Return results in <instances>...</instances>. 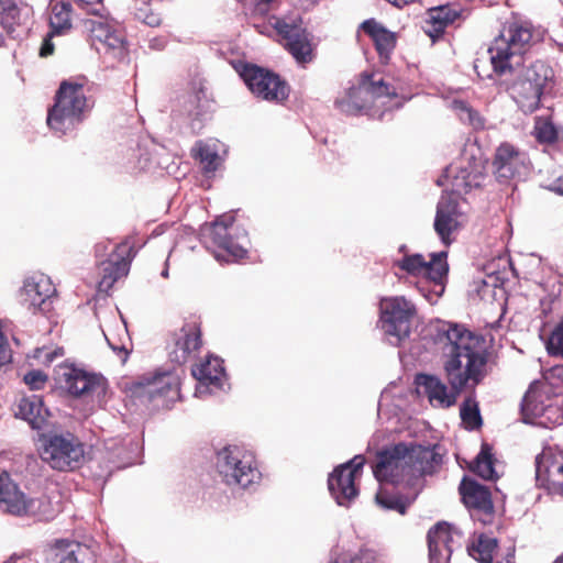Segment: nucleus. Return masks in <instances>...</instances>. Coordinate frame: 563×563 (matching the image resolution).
<instances>
[{
	"instance_id": "obj_22",
	"label": "nucleus",
	"mask_w": 563,
	"mask_h": 563,
	"mask_svg": "<svg viewBox=\"0 0 563 563\" xmlns=\"http://www.w3.org/2000/svg\"><path fill=\"white\" fill-rule=\"evenodd\" d=\"M536 479L549 492L563 495V451L545 449L536 457Z\"/></svg>"
},
{
	"instance_id": "obj_15",
	"label": "nucleus",
	"mask_w": 563,
	"mask_h": 563,
	"mask_svg": "<svg viewBox=\"0 0 563 563\" xmlns=\"http://www.w3.org/2000/svg\"><path fill=\"white\" fill-rule=\"evenodd\" d=\"M80 7L88 14L96 15L95 19H87L84 22L85 29L89 32V37L97 49L112 51L114 54L122 55L124 52L125 37L122 31L110 24L100 13L102 2L96 5Z\"/></svg>"
},
{
	"instance_id": "obj_53",
	"label": "nucleus",
	"mask_w": 563,
	"mask_h": 563,
	"mask_svg": "<svg viewBox=\"0 0 563 563\" xmlns=\"http://www.w3.org/2000/svg\"><path fill=\"white\" fill-rule=\"evenodd\" d=\"M191 128L196 130V132H199L202 129L201 118L199 113H196L195 119H192Z\"/></svg>"
},
{
	"instance_id": "obj_57",
	"label": "nucleus",
	"mask_w": 563,
	"mask_h": 563,
	"mask_svg": "<svg viewBox=\"0 0 563 563\" xmlns=\"http://www.w3.org/2000/svg\"><path fill=\"white\" fill-rule=\"evenodd\" d=\"M558 191L563 195V189L562 188H559Z\"/></svg>"
},
{
	"instance_id": "obj_34",
	"label": "nucleus",
	"mask_w": 563,
	"mask_h": 563,
	"mask_svg": "<svg viewBox=\"0 0 563 563\" xmlns=\"http://www.w3.org/2000/svg\"><path fill=\"white\" fill-rule=\"evenodd\" d=\"M495 463L496 459L493 452V445L487 442H483L479 453L471 465V471L484 479H494L497 477Z\"/></svg>"
},
{
	"instance_id": "obj_13",
	"label": "nucleus",
	"mask_w": 563,
	"mask_h": 563,
	"mask_svg": "<svg viewBox=\"0 0 563 563\" xmlns=\"http://www.w3.org/2000/svg\"><path fill=\"white\" fill-rule=\"evenodd\" d=\"M382 329L399 343L408 338L417 310L415 305L404 297L383 298L379 303Z\"/></svg>"
},
{
	"instance_id": "obj_51",
	"label": "nucleus",
	"mask_w": 563,
	"mask_h": 563,
	"mask_svg": "<svg viewBox=\"0 0 563 563\" xmlns=\"http://www.w3.org/2000/svg\"><path fill=\"white\" fill-rule=\"evenodd\" d=\"M54 52V44L51 42V38L47 37L44 40L41 48H40V56L41 57H47L52 55Z\"/></svg>"
},
{
	"instance_id": "obj_46",
	"label": "nucleus",
	"mask_w": 563,
	"mask_h": 563,
	"mask_svg": "<svg viewBox=\"0 0 563 563\" xmlns=\"http://www.w3.org/2000/svg\"><path fill=\"white\" fill-rule=\"evenodd\" d=\"M23 380L32 390H40L45 387L48 377L44 372L35 369L26 373Z\"/></svg>"
},
{
	"instance_id": "obj_14",
	"label": "nucleus",
	"mask_w": 563,
	"mask_h": 563,
	"mask_svg": "<svg viewBox=\"0 0 563 563\" xmlns=\"http://www.w3.org/2000/svg\"><path fill=\"white\" fill-rule=\"evenodd\" d=\"M57 382L75 398H101L104 397L108 389V382L102 375L68 364L59 366Z\"/></svg>"
},
{
	"instance_id": "obj_1",
	"label": "nucleus",
	"mask_w": 563,
	"mask_h": 563,
	"mask_svg": "<svg viewBox=\"0 0 563 563\" xmlns=\"http://www.w3.org/2000/svg\"><path fill=\"white\" fill-rule=\"evenodd\" d=\"M432 341L443 358V372L449 384L438 376L418 374L416 384L423 389L432 406L450 408L466 388H475L486 376L489 352L485 338L463 324L439 321L432 333Z\"/></svg>"
},
{
	"instance_id": "obj_17",
	"label": "nucleus",
	"mask_w": 563,
	"mask_h": 563,
	"mask_svg": "<svg viewBox=\"0 0 563 563\" xmlns=\"http://www.w3.org/2000/svg\"><path fill=\"white\" fill-rule=\"evenodd\" d=\"M364 464L365 457L356 455L329 475V490L340 506H347L358 495L355 481L361 476Z\"/></svg>"
},
{
	"instance_id": "obj_52",
	"label": "nucleus",
	"mask_w": 563,
	"mask_h": 563,
	"mask_svg": "<svg viewBox=\"0 0 563 563\" xmlns=\"http://www.w3.org/2000/svg\"><path fill=\"white\" fill-rule=\"evenodd\" d=\"M5 563H35L30 554L23 553L21 555L13 554Z\"/></svg>"
},
{
	"instance_id": "obj_25",
	"label": "nucleus",
	"mask_w": 563,
	"mask_h": 563,
	"mask_svg": "<svg viewBox=\"0 0 563 563\" xmlns=\"http://www.w3.org/2000/svg\"><path fill=\"white\" fill-rule=\"evenodd\" d=\"M202 329L199 319L186 322L176 334L174 346L169 352L172 362L185 364L196 357L202 347Z\"/></svg>"
},
{
	"instance_id": "obj_35",
	"label": "nucleus",
	"mask_w": 563,
	"mask_h": 563,
	"mask_svg": "<svg viewBox=\"0 0 563 563\" xmlns=\"http://www.w3.org/2000/svg\"><path fill=\"white\" fill-rule=\"evenodd\" d=\"M360 81L363 85L362 91H367L373 102L382 97L396 96L394 87L386 82L382 77H377L375 74L363 73L360 75Z\"/></svg>"
},
{
	"instance_id": "obj_24",
	"label": "nucleus",
	"mask_w": 563,
	"mask_h": 563,
	"mask_svg": "<svg viewBox=\"0 0 563 563\" xmlns=\"http://www.w3.org/2000/svg\"><path fill=\"white\" fill-rule=\"evenodd\" d=\"M134 256V246L128 241L118 244L110 258L101 264L102 277L98 284L99 290L109 291L118 279L126 276Z\"/></svg>"
},
{
	"instance_id": "obj_48",
	"label": "nucleus",
	"mask_w": 563,
	"mask_h": 563,
	"mask_svg": "<svg viewBox=\"0 0 563 563\" xmlns=\"http://www.w3.org/2000/svg\"><path fill=\"white\" fill-rule=\"evenodd\" d=\"M12 361V351L10 349V345L3 335V333L0 331V366L7 365L11 363Z\"/></svg>"
},
{
	"instance_id": "obj_28",
	"label": "nucleus",
	"mask_w": 563,
	"mask_h": 563,
	"mask_svg": "<svg viewBox=\"0 0 563 563\" xmlns=\"http://www.w3.org/2000/svg\"><path fill=\"white\" fill-rule=\"evenodd\" d=\"M453 529L446 522H439L428 532L431 563H449L453 549Z\"/></svg>"
},
{
	"instance_id": "obj_44",
	"label": "nucleus",
	"mask_w": 563,
	"mask_h": 563,
	"mask_svg": "<svg viewBox=\"0 0 563 563\" xmlns=\"http://www.w3.org/2000/svg\"><path fill=\"white\" fill-rule=\"evenodd\" d=\"M329 563H380L377 553L371 549H360L356 553H339Z\"/></svg>"
},
{
	"instance_id": "obj_2",
	"label": "nucleus",
	"mask_w": 563,
	"mask_h": 563,
	"mask_svg": "<svg viewBox=\"0 0 563 563\" xmlns=\"http://www.w3.org/2000/svg\"><path fill=\"white\" fill-rule=\"evenodd\" d=\"M86 85L84 77L59 84L46 119L48 128L58 136L75 131L92 110L95 101L86 96Z\"/></svg>"
},
{
	"instance_id": "obj_12",
	"label": "nucleus",
	"mask_w": 563,
	"mask_h": 563,
	"mask_svg": "<svg viewBox=\"0 0 563 563\" xmlns=\"http://www.w3.org/2000/svg\"><path fill=\"white\" fill-rule=\"evenodd\" d=\"M235 217L233 213H224L218 217L214 222L206 225L202 230V238L207 247L220 251L227 258H243L247 251L236 240Z\"/></svg>"
},
{
	"instance_id": "obj_54",
	"label": "nucleus",
	"mask_w": 563,
	"mask_h": 563,
	"mask_svg": "<svg viewBox=\"0 0 563 563\" xmlns=\"http://www.w3.org/2000/svg\"><path fill=\"white\" fill-rule=\"evenodd\" d=\"M76 1L79 4H84V5H88V7L100 4L102 2V0H76Z\"/></svg>"
},
{
	"instance_id": "obj_45",
	"label": "nucleus",
	"mask_w": 563,
	"mask_h": 563,
	"mask_svg": "<svg viewBox=\"0 0 563 563\" xmlns=\"http://www.w3.org/2000/svg\"><path fill=\"white\" fill-rule=\"evenodd\" d=\"M548 351L552 355L563 356V317L549 338Z\"/></svg>"
},
{
	"instance_id": "obj_16",
	"label": "nucleus",
	"mask_w": 563,
	"mask_h": 563,
	"mask_svg": "<svg viewBox=\"0 0 563 563\" xmlns=\"http://www.w3.org/2000/svg\"><path fill=\"white\" fill-rule=\"evenodd\" d=\"M179 387V377L174 371L156 369L140 376L132 383L130 390L133 395L146 396L150 400H173L178 397Z\"/></svg>"
},
{
	"instance_id": "obj_33",
	"label": "nucleus",
	"mask_w": 563,
	"mask_h": 563,
	"mask_svg": "<svg viewBox=\"0 0 563 563\" xmlns=\"http://www.w3.org/2000/svg\"><path fill=\"white\" fill-rule=\"evenodd\" d=\"M498 540L485 533L474 534L467 545L468 554L479 563H493Z\"/></svg>"
},
{
	"instance_id": "obj_26",
	"label": "nucleus",
	"mask_w": 563,
	"mask_h": 563,
	"mask_svg": "<svg viewBox=\"0 0 563 563\" xmlns=\"http://www.w3.org/2000/svg\"><path fill=\"white\" fill-rule=\"evenodd\" d=\"M363 32L372 41L382 64H388L394 53L398 34L388 30L382 22L374 18L364 20L357 29V35Z\"/></svg>"
},
{
	"instance_id": "obj_30",
	"label": "nucleus",
	"mask_w": 563,
	"mask_h": 563,
	"mask_svg": "<svg viewBox=\"0 0 563 563\" xmlns=\"http://www.w3.org/2000/svg\"><path fill=\"white\" fill-rule=\"evenodd\" d=\"M15 416L27 421L33 429H42L48 417L41 397L36 395L24 396L16 404Z\"/></svg>"
},
{
	"instance_id": "obj_4",
	"label": "nucleus",
	"mask_w": 563,
	"mask_h": 563,
	"mask_svg": "<svg viewBox=\"0 0 563 563\" xmlns=\"http://www.w3.org/2000/svg\"><path fill=\"white\" fill-rule=\"evenodd\" d=\"M429 456L432 453L428 449L408 446L402 442L386 446L376 453L373 474L379 483L398 484L416 473H424L427 467L422 460Z\"/></svg>"
},
{
	"instance_id": "obj_27",
	"label": "nucleus",
	"mask_w": 563,
	"mask_h": 563,
	"mask_svg": "<svg viewBox=\"0 0 563 563\" xmlns=\"http://www.w3.org/2000/svg\"><path fill=\"white\" fill-rule=\"evenodd\" d=\"M462 15V9L459 4H442L427 10L424 21L426 34L435 42L443 37L445 30L453 25Z\"/></svg>"
},
{
	"instance_id": "obj_41",
	"label": "nucleus",
	"mask_w": 563,
	"mask_h": 563,
	"mask_svg": "<svg viewBox=\"0 0 563 563\" xmlns=\"http://www.w3.org/2000/svg\"><path fill=\"white\" fill-rule=\"evenodd\" d=\"M533 135L539 143L553 144L559 139V132L550 117H537Z\"/></svg>"
},
{
	"instance_id": "obj_8",
	"label": "nucleus",
	"mask_w": 563,
	"mask_h": 563,
	"mask_svg": "<svg viewBox=\"0 0 563 563\" xmlns=\"http://www.w3.org/2000/svg\"><path fill=\"white\" fill-rule=\"evenodd\" d=\"M217 470L223 482L247 488L261 478L255 457L238 445H228L217 454Z\"/></svg>"
},
{
	"instance_id": "obj_9",
	"label": "nucleus",
	"mask_w": 563,
	"mask_h": 563,
	"mask_svg": "<svg viewBox=\"0 0 563 563\" xmlns=\"http://www.w3.org/2000/svg\"><path fill=\"white\" fill-rule=\"evenodd\" d=\"M41 459L53 470L74 471L85 460L82 442L73 433H53L44 438Z\"/></svg>"
},
{
	"instance_id": "obj_19",
	"label": "nucleus",
	"mask_w": 563,
	"mask_h": 563,
	"mask_svg": "<svg viewBox=\"0 0 563 563\" xmlns=\"http://www.w3.org/2000/svg\"><path fill=\"white\" fill-rule=\"evenodd\" d=\"M446 257L448 253L444 251L432 254L429 262L421 254H411L396 262V266L409 275L427 277L437 284H441L449 272Z\"/></svg>"
},
{
	"instance_id": "obj_37",
	"label": "nucleus",
	"mask_w": 563,
	"mask_h": 563,
	"mask_svg": "<svg viewBox=\"0 0 563 563\" xmlns=\"http://www.w3.org/2000/svg\"><path fill=\"white\" fill-rule=\"evenodd\" d=\"M0 24L8 34L21 25V11L13 0H0Z\"/></svg>"
},
{
	"instance_id": "obj_11",
	"label": "nucleus",
	"mask_w": 563,
	"mask_h": 563,
	"mask_svg": "<svg viewBox=\"0 0 563 563\" xmlns=\"http://www.w3.org/2000/svg\"><path fill=\"white\" fill-rule=\"evenodd\" d=\"M241 77L258 99L282 103L289 97V85L273 70L255 64H245L242 67Z\"/></svg>"
},
{
	"instance_id": "obj_42",
	"label": "nucleus",
	"mask_w": 563,
	"mask_h": 563,
	"mask_svg": "<svg viewBox=\"0 0 563 563\" xmlns=\"http://www.w3.org/2000/svg\"><path fill=\"white\" fill-rule=\"evenodd\" d=\"M375 499L378 506H380L383 509L397 511L400 515L406 514L410 504L408 499L401 495L389 493L386 489H379Z\"/></svg>"
},
{
	"instance_id": "obj_6",
	"label": "nucleus",
	"mask_w": 563,
	"mask_h": 563,
	"mask_svg": "<svg viewBox=\"0 0 563 563\" xmlns=\"http://www.w3.org/2000/svg\"><path fill=\"white\" fill-rule=\"evenodd\" d=\"M562 388L548 380L533 382L521 401L523 421L544 427L563 421Z\"/></svg>"
},
{
	"instance_id": "obj_38",
	"label": "nucleus",
	"mask_w": 563,
	"mask_h": 563,
	"mask_svg": "<svg viewBox=\"0 0 563 563\" xmlns=\"http://www.w3.org/2000/svg\"><path fill=\"white\" fill-rule=\"evenodd\" d=\"M482 179L483 174L481 172L461 168L459 173L453 177V191L459 195L467 194L472 188L478 187Z\"/></svg>"
},
{
	"instance_id": "obj_40",
	"label": "nucleus",
	"mask_w": 563,
	"mask_h": 563,
	"mask_svg": "<svg viewBox=\"0 0 563 563\" xmlns=\"http://www.w3.org/2000/svg\"><path fill=\"white\" fill-rule=\"evenodd\" d=\"M192 157L200 162L206 173L217 170L219 155L214 148L203 141H198L192 148Z\"/></svg>"
},
{
	"instance_id": "obj_29",
	"label": "nucleus",
	"mask_w": 563,
	"mask_h": 563,
	"mask_svg": "<svg viewBox=\"0 0 563 563\" xmlns=\"http://www.w3.org/2000/svg\"><path fill=\"white\" fill-rule=\"evenodd\" d=\"M56 563H96L95 554L89 547L65 540H57L49 550Z\"/></svg>"
},
{
	"instance_id": "obj_43",
	"label": "nucleus",
	"mask_w": 563,
	"mask_h": 563,
	"mask_svg": "<svg viewBox=\"0 0 563 563\" xmlns=\"http://www.w3.org/2000/svg\"><path fill=\"white\" fill-rule=\"evenodd\" d=\"M453 108L460 120L474 128L475 130L484 129L485 121L479 113L470 107L465 101H454Z\"/></svg>"
},
{
	"instance_id": "obj_32",
	"label": "nucleus",
	"mask_w": 563,
	"mask_h": 563,
	"mask_svg": "<svg viewBox=\"0 0 563 563\" xmlns=\"http://www.w3.org/2000/svg\"><path fill=\"white\" fill-rule=\"evenodd\" d=\"M363 85L358 80L356 86H352L342 98H338L334 102L335 107L345 114H356L367 106L373 103L368 92H364Z\"/></svg>"
},
{
	"instance_id": "obj_39",
	"label": "nucleus",
	"mask_w": 563,
	"mask_h": 563,
	"mask_svg": "<svg viewBox=\"0 0 563 563\" xmlns=\"http://www.w3.org/2000/svg\"><path fill=\"white\" fill-rule=\"evenodd\" d=\"M460 416L465 428L468 430H476L483 424L478 402L472 396L466 397L462 402Z\"/></svg>"
},
{
	"instance_id": "obj_49",
	"label": "nucleus",
	"mask_w": 563,
	"mask_h": 563,
	"mask_svg": "<svg viewBox=\"0 0 563 563\" xmlns=\"http://www.w3.org/2000/svg\"><path fill=\"white\" fill-rule=\"evenodd\" d=\"M107 341L109 346L118 354V356L121 358L122 363H125L130 351L124 344H117L114 343L110 338L107 336Z\"/></svg>"
},
{
	"instance_id": "obj_36",
	"label": "nucleus",
	"mask_w": 563,
	"mask_h": 563,
	"mask_svg": "<svg viewBox=\"0 0 563 563\" xmlns=\"http://www.w3.org/2000/svg\"><path fill=\"white\" fill-rule=\"evenodd\" d=\"M49 25L52 27L51 35L62 34L71 27V5L67 2H56L52 5L49 16Z\"/></svg>"
},
{
	"instance_id": "obj_23",
	"label": "nucleus",
	"mask_w": 563,
	"mask_h": 563,
	"mask_svg": "<svg viewBox=\"0 0 563 563\" xmlns=\"http://www.w3.org/2000/svg\"><path fill=\"white\" fill-rule=\"evenodd\" d=\"M21 295L30 310L46 313L52 309L51 299L56 295V288L47 275L37 273L24 280Z\"/></svg>"
},
{
	"instance_id": "obj_31",
	"label": "nucleus",
	"mask_w": 563,
	"mask_h": 563,
	"mask_svg": "<svg viewBox=\"0 0 563 563\" xmlns=\"http://www.w3.org/2000/svg\"><path fill=\"white\" fill-rule=\"evenodd\" d=\"M222 363L220 357L209 355L200 364L192 367L191 374L205 385L220 386L224 376Z\"/></svg>"
},
{
	"instance_id": "obj_20",
	"label": "nucleus",
	"mask_w": 563,
	"mask_h": 563,
	"mask_svg": "<svg viewBox=\"0 0 563 563\" xmlns=\"http://www.w3.org/2000/svg\"><path fill=\"white\" fill-rule=\"evenodd\" d=\"M527 161L526 152L509 142H503L493 156V173L499 183H508L526 169Z\"/></svg>"
},
{
	"instance_id": "obj_56",
	"label": "nucleus",
	"mask_w": 563,
	"mask_h": 563,
	"mask_svg": "<svg viewBox=\"0 0 563 563\" xmlns=\"http://www.w3.org/2000/svg\"><path fill=\"white\" fill-rule=\"evenodd\" d=\"M553 563H563V554L558 558Z\"/></svg>"
},
{
	"instance_id": "obj_5",
	"label": "nucleus",
	"mask_w": 563,
	"mask_h": 563,
	"mask_svg": "<svg viewBox=\"0 0 563 563\" xmlns=\"http://www.w3.org/2000/svg\"><path fill=\"white\" fill-rule=\"evenodd\" d=\"M533 41V27L529 22L510 21L505 23L500 34L488 48L493 69L498 75L512 70L520 64Z\"/></svg>"
},
{
	"instance_id": "obj_7",
	"label": "nucleus",
	"mask_w": 563,
	"mask_h": 563,
	"mask_svg": "<svg viewBox=\"0 0 563 563\" xmlns=\"http://www.w3.org/2000/svg\"><path fill=\"white\" fill-rule=\"evenodd\" d=\"M269 22L278 36L277 42L297 64L305 66L316 58L313 36L300 16H271Z\"/></svg>"
},
{
	"instance_id": "obj_3",
	"label": "nucleus",
	"mask_w": 563,
	"mask_h": 563,
	"mask_svg": "<svg viewBox=\"0 0 563 563\" xmlns=\"http://www.w3.org/2000/svg\"><path fill=\"white\" fill-rule=\"evenodd\" d=\"M508 71L512 78L507 84L506 91L526 114L540 109L542 98L555 86V73L552 66L542 59L531 62L518 70L512 68Z\"/></svg>"
},
{
	"instance_id": "obj_18",
	"label": "nucleus",
	"mask_w": 563,
	"mask_h": 563,
	"mask_svg": "<svg viewBox=\"0 0 563 563\" xmlns=\"http://www.w3.org/2000/svg\"><path fill=\"white\" fill-rule=\"evenodd\" d=\"M460 494L471 516L484 525H490L495 518V507L488 487L474 479L464 478L460 485Z\"/></svg>"
},
{
	"instance_id": "obj_55",
	"label": "nucleus",
	"mask_w": 563,
	"mask_h": 563,
	"mask_svg": "<svg viewBox=\"0 0 563 563\" xmlns=\"http://www.w3.org/2000/svg\"><path fill=\"white\" fill-rule=\"evenodd\" d=\"M497 563H515V554H514V552L508 553L507 556L504 560L498 561Z\"/></svg>"
},
{
	"instance_id": "obj_10",
	"label": "nucleus",
	"mask_w": 563,
	"mask_h": 563,
	"mask_svg": "<svg viewBox=\"0 0 563 563\" xmlns=\"http://www.w3.org/2000/svg\"><path fill=\"white\" fill-rule=\"evenodd\" d=\"M0 509L14 516H36L45 520L53 515L46 497L27 498L5 471L0 473Z\"/></svg>"
},
{
	"instance_id": "obj_21",
	"label": "nucleus",
	"mask_w": 563,
	"mask_h": 563,
	"mask_svg": "<svg viewBox=\"0 0 563 563\" xmlns=\"http://www.w3.org/2000/svg\"><path fill=\"white\" fill-rule=\"evenodd\" d=\"M464 214L459 201L452 197H442L437 205L433 228L441 242L449 246L455 241V234L462 229Z\"/></svg>"
},
{
	"instance_id": "obj_50",
	"label": "nucleus",
	"mask_w": 563,
	"mask_h": 563,
	"mask_svg": "<svg viewBox=\"0 0 563 563\" xmlns=\"http://www.w3.org/2000/svg\"><path fill=\"white\" fill-rule=\"evenodd\" d=\"M274 0H255L254 12L261 15L266 14L269 11V5Z\"/></svg>"
},
{
	"instance_id": "obj_47",
	"label": "nucleus",
	"mask_w": 563,
	"mask_h": 563,
	"mask_svg": "<svg viewBox=\"0 0 563 563\" xmlns=\"http://www.w3.org/2000/svg\"><path fill=\"white\" fill-rule=\"evenodd\" d=\"M135 16L148 26L155 27L162 23L161 15L154 12H147L146 8H137Z\"/></svg>"
}]
</instances>
